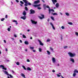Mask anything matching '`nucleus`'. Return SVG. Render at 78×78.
<instances>
[{
  "label": "nucleus",
  "mask_w": 78,
  "mask_h": 78,
  "mask_svg": "<svg viewBox=\"0 0 78 78\" xmlns=\"http://www.w3.org/2000/svg\"><path fill=\"white\" fill-rule=\"evenodd\" d=\"M5 66L3 65H1L0 66V67H2V68H3Z\"/></svg>",
  "instance_id": "nucleus-41"
},
{
  "label": "nucleus",
  "mask_w": 78,
  "mask_h": 78,
  "mask_svg": "<svg viewBox=\"0 0 78 78\" xmlns=\"http://www.w3.org/2000/svg\"><path fill=\"white\" fill-rule=\"evenodd\" d=\"M51 12V13L52 12H55V11L53 9H49V14H50Z\"/></svg>",
  "instance_id": "nucleus-3"
},
{
  "label": "nucleus",
  "mask_w": 78,
  "mask_h": 78,
  "mask_svg": "<svg viewBox=\"0 0 78 78\" xmlns=\"http://www.w3.org/2000/svg\"><path fill=\"white\" fill-rule=\"evenodd\" d=\"M46 6H47V5H46V4H44L43 5V7L44 8V9H45L46 8Z\"/></svg>",
  "instance_id": "nucleus-22"
},
{
  "label": "nucleus",
  "mask_w": 78,
  "mask_h": 78,
  "mask_svg": "<svg viewBox=\"0 0 78 78\" xmlns=\"http://www.w3.org/2000/svg\"><path fill=\"white\" fill-rule=\"evenodd\" d=\"M68 24H69V25H73V23L72 22H68Z\"/></svg>",
  "instance_id": "nucleus-25"
},
{
  "label": "nucleus",
  "mask_w": 78,
  "mask_h": 78,
  "mask_svg": "<svg viewBox=\"0 0 78 78\" xmlns=\"http://www.w3.org/2000/svg\"><path fill=\"white\" fill-rule=\"evenodd\" d=\"M5 19H8V15H6L5 17Z\"/></svg>",
  "instance_id": "nucleus-49"
},
{
  "label": "nucleus",
  "mask_w": 78,
  "mask_h": 78,
  "mask_svg": "<svg viewBox=\"0 0 78 78\" xmlns=\"http://www.w3.org/2000/svg\"><path fill=\"white\" fill-rule=\"evenodd\" d=\"M20 75L21 76H22L23 77H25V74H23V73H21V74Z\"/></svg>",
  "instance_id": "nucleus-17"
},
{
  "label": "nucleus",
  "mask_w": 78,
  "mask_h": 78,
  "mask_svg": "<svg viewBox=\"0 0 78 78\" xmlns=\"http://www.w3.org/2000/svg\"><path fill=\"white\" fill-rule=\"evenodd\" d=\"M20 5L21 6H23V5H22V4H20Z\"/></svg>",
  "instance_id": "nucleus-63"
},
{
  "label": "nucleus",
  "mask_w": 78,
  "mask_h": 78,
  "mask_svg": "<svg viewBox=\"0 0 78 78\" xmlns=\"http://www.w3.org/2000/svg\"><path fill=\"white\" fill-rule=\"evenodd\" d=\"M24 43L26 45H28L29 44V43L28 41H25Z\"/></svg>",
  "instance_id": "nucleus-20"
},
{
  "label": "nucleus",
  "mask_w": 78,
  "mask_h": 78,
  "mask_svg": "<svg viewBox=\"0 0 78 78\" xmlns=\"http://www.w3.org/2000/svg\"><path fill=\"white\" fill-rule=\"evenodd\" d=\"M34 47H30V49H31V50H33V49H34Z\"/></svg>",
  "instance_id": "nucleus-36"
},
{
  "label": "nucleus",
  "mask_w": 78,
  "mask_h": 78,
  "mask_svg": "<svg viewBox=\"0 0 78 78\" xmlns=\"http://www.w3.org/2000/svg\"><path fill=\"white\" fill-rule=\"evenodd\" d=\"M20 43H22V40H20Z\"/></svg>",
  "instance_id": "nucleus-57"
},
{
  "label": "nucleus",
  "mask_w": 78,
  "mask_h": 78,
  "mask_svg": "<svg viewBox=\"0 0 78 78\" xmlns=\"http://www.w3.org/2000/svg\"><path fill=\"white\" fill-rule=\"evenodd\" d=\"M70 61L72 62H73V63H74L75 62V60L73 58H70Z\"/></svg>",
  "instance_id": "nucleus-8"
},
{
  "label": "nucleus",
  "mask_w": 78,
  "mask_h": 78,
  "mask_svg": "<svg viewBox=\"0 0 78 78\" xmlns=\"http://www.w3.org/2000/svg\"><path fill=\"white\" fill-rule=\"evenodd\" d=\"M14 36L15 37H17V35H16L15 34L14 35Z\"/></svg>",
  "instance_id": "nucleus-51"
},
{
  "label": "nucleus",
  "mask_w": 78,
  "mask_h": 78,
  "mask_svg": "<svg viewBox=\"0 0 78 78\" xmlns=\"http://www.w3.org/2000/svg\"><path fill=\"white\" fill-rule=\"evenodd\" d=\"M74 73H78V71L77 69H75V70L74 71Z\"/></svg>",
  "instance_id": "nucleus-23"
},
{
  "label": "nucleus",
  "mask_w": 78,
  "mask_h": 78,
  "mask_svg": "<svg viewBox=\"0 0 78 78\" xmlns=\"http://www.w3.org/2000/svg\"><path fill=\"white\" fill-rule=\"evenodd\" d=\"M23 38H26V36L24 35H23Z\"/></svg>",
  "instance_id": "nucleus-37"
},
{
  "label": "nucleus",
  "mask_w": 78,
  "mask_h": 78,
  "mask_svg": "<svg viewBox=\"0 0 78 78\" xmlns=\"http://www.w3.org/2000/svg\"><path fill=\"white\" fill-rule=\"evenodd\" d=\"M37 41H38V42H39L40 45H41V46H43V45H44L43 43L42 42V41L41 40L38 39L37 40Z\"/></svg>",
  "instance_id": "nucleus-4"
},
{
  "label": "nucleus",
  "mask_w": 78,
  "mask_h": 78,
  "mask_svg": "<svg viewBox=\"0 0 78 78\" xmlns=\"http://www.w3.org/2000/svg\"><path fill=\"white\" fill-rule=\"evenodd\" d=\"M27 70L31 71V69L30 68L28 67H27Z\"/></svg>",
  "instance_id": "nucleus-26"
},
{
  "label": "nucleus",
  "mask_w": 78,
  "mask_h": 78,
  "mask_svg": "<svg viewBox=\"0 0 78 78\" xmlns=\"http://www.w3.org/2000/svg\"><path fill=\"white\" fill-rule=\"evenodd\" d=\"M68 55L70 57H74L75 56H76V54L75 53H72L71 52H69L68 53Z\"/></svg>",
  "instance_id": "nucleus-1"
},
{
  "label": "nucleus",
  "mask_w": 78,
  "mask_h": 78,
  "mask_svg": "<svg viewBox=\"0 0 78 78\" xmlns=\"http://www.w3.org/2000/svg\"><path fill=\"white\" fill-rule=\"evenodd\" d=\"M7 30L8 31H11V28L8 27L7 29Z\"/></svg>",
  "instance_id": "nucleus-30"
},
{
  "label": "nucleus",
  "mask_w": 78,
  "mask_h": 78,
  "mask_svg": "<svg viewBox=\"0 0 78 78\" xmlns=\"http://www.w3.org/2000/svg\"><path fill=\"white\" fill-rule=\"evenodd\" d=\"M9 76L11 78H13V76H12L10 74Z\"/></svg>",
  "instance_id": "nucleus-52"
},
{
  "label": "nucleus",
  "mask_w": 78,
  "mask_h": 78,
  "mask_svg": "<svg viewBox=\"0 0 78 78\" xmlns=\"http://www.w3.org/2000/svg\"><path fill=\"white\" fill-rule=\"evenodd\" d=\"M27 4L28 5H31V3H30V2H28L27 3Z\"/></svg>",
  "instance_id": "nucleus-48"
},
{
  "label": "nucleus",
  "mask_w": 78,
  "mask_h": 78,
  "mask_svg": "<svg viewBox=\"0 0 78 78\" xmlns=\"http://www.w3.org/2000/svg\"><path fill=\"white\" fill-rule=\"evenodd\" d=\"M20 3H21V4H22V5L24 3H23V2L22 1H20Z\"/></svg>",
  "instance_id": "nucleus-46"
},
{
  "label": "nucleus",
  "mask_w": 78,
  "mask_h": 78,
  "mask_svg": "<svg viewBox=\"0 0 78 78\" xmlns=\"http://www.w3.org/2000/svg\"><path fill=\"white\" fill-rule=\"evenodd\" d=\"M5 19L4 18H3L1 19V21H3V20H5Z\"/></svg>",
  "instance_id": "nucleus-43"
},
{
  "label": "nucleus",
  "mask_w": 78,
  "mask_h": 78,
  "mask_svg": "<svg viewBox=\"0 0 78 78\" xmlns=\"http://www.w3.org/2000/svg\"><path fill=\"white\" fill-rule=\"evenodd\" d=\"M50 25L51 26L53 29L55 30V26H54V25H53V23H50Z\"/></svg>",
  "instance_id": "nucleus-5"
},
{
  "label": "nucleus",
  "mask_w": 78,
  "mask_h": 78,
  "mask_svg": "<svg viewBox=\"0 0 78 78\" xmlns=\"http://www.w3.org/2000/svg\"><path fill=\"white\" fill-rule=\"evenodd\" d=\"M11 39H12V40L13 41H14V40H15V39H14V38H12Z\"/></svg>",
  "instance_id": "nucleus-55"
},
{
  "label": "nucleus",
  "mask_w": 78,
  "mask_h": 78,
  "mask_svg": "<svg viewBox=\"0 0 78 78\" xmlns=\"http://www.w3.org/2000/svg\"><path fill=\"white\" fill-rule=\"evenodd\" d=\"M2 71L4 72L5 74H6V75H9V74L8 73V72L6 71H5L4 70H2Z\"/></svg>",
  "instance_id": "nucleus-11"
},
{
  "label": "nucleus",
  "mask_w": 78,
  "mask_h": 78,
  "mask_svg": "<svg viewBox=\"0 0 78 78\" xmlns=\"http://www.w3.org/2000/svg\"><path fill=\"white\" fill-rule=\"evenodd\" d=\"M39 2H40V1L39 0H37L34 1V4H37V3H39Z\"/></svg>",
  "instance_id": "nucleus-15"
},
{
  "label": "nucleus",
  "mask_w": 78,
  "mask_h": 78,
  "mask_svg": "<svg viewBox=\"0 0 78 78\" xmlns=\"http://www.w3.org/2000/svg\"><path fill=\"white\" fill-rule=\"evenodd\" d=\"M47 20H48V22H49L50 21V19H48Z\"/></svg>",
  "instance_id": "nucleus-62"
},
{
  "label": "nucleus",
  "mask_w": 78,
  "mask_h": 78,
  "mask_svg": "<svg viewBox=\"0 0 78 78\" xmlns=\"http://www.w3.org/2000/svg\"><path fill=\"white\" fill-rule=\"evenodd\" d=\"M47 52L48 55H50L51 53H50V51H47Z\"/></svg>",
  "instance_id": "nucleus-24"
},
{
  "label": "nucleus",
  "mask_w": 78,
  "mask_h": 78,
  "mask_svg": "<svg viewBox=\"0 0 78 78\" xmlns=\"http://www.w3.org/2000/svg\"><path fill=\"white\" fill-rule=\"evenodd\" d=\"M27 62H30V60H29V59H27Z\"/></svg>",
  "instance_id": "nucleus-54"
},
{
  "label": "nucleus",
  "mask_w": 78,
  "mask_h": 78,
  "mask_svg": "<svg viewBox=\"0 0 78 78\" xmlns=\"http://www.w3.org/2000/svg\"><path fill=\"white\" fill-rule=\"evenodd\" d=\"M31 22H32V23H33V24H37V22H35V21L33 20H31Z\"/></svg>",
  "instance_id": "nucleus-6"
},
{
  "label": "nucleus",
  "mask_w": 78,
  "mask_h": 78,
  "mask_svg": "<svg viewBox=\"0 0 78 78\" xmlns=\"http://www.w3.org/2000/svg\"><path fill=\"white\" fill-rule=\"evenodd\" d=\"M23 14L24 16H25L26 15H27V12H26V11H25V10L23 12Z\"/></svg>",
  "instance_id": "nucleus-16"
},
{
  "label": "nucleus",
  "mask_w": 78,
  "mask_h": 78,
  "mask_svg": "<svg viewBox=\"0 0 78 78\" xmlns=\"http://www.w3.org/2000/svg\"><path fill=\"white\" fill-rule=\"evenodd\" d=\"M41 16L42 17H41V16H39V18L40 19H44V15H41Z\"/></svg>",
  "instance_id": "nucleus-12"
},
{
  "label": "nucleus",
  "mask_w": 78,
  "mask_h": 78,
  "mask_svg": "<svg viewBox=\"0 0 78 78\" xmlns=\"http://www.w3.org/2000/svg\"><path fill=\"white\" fill-rule=\"evenodd\" d=\"M39 51H40V52H42V49L41 48H39Z\"/></svg>",
  "instance_id": "nucleus-29"
},
{
  "label": "nucleus",
  "mask_w": 78,
  "mask_h": 78,
  "mask_svg": "<svg viewBox=\"0 0 78 78\" xmlns=\"http://www.w3.org/2000/svg\"><path fill=\"white\" fill-rule=\"evenodd\" d=\"M65 14L66 15V16H70V14L69 13L67 12L65 13Z\"/></svg>",
  "instance_id": "nucleus-18"
},
{
  "label": "nucleus",
  "mask_w": 78,
  "mask_h": 78,
  "mask_svg": "<svg viewBox=\"0 0 78 78\" xmlns=\"http://www.w3.org/2000/svg\"><path fill=\"white\" fill-rule=\"evenodd\" d=\"M68 48V46H65L64 47V49H66V48Z\"/></svg>",
  "instance_id": "nucleus-33"
},
{
  "label": "nucleus",
  "mask_w": 78,
  "mask_h": 78,
  "mask_svg": "<svg viewBox=\"0 0 78 78\" xmlns=\"http://www.w3.org/2000/svg\"><path fill=\"white\" fill-rule=\"evenodd\" d=\"M33 52H36V50H33Z\"/></svg>",
  "instance_id": "nucleus-59"
},
{
  "label": "nucleus",
  "mask_w": 78,
  "mask_h": 78,
  "mask_svg": "<svg viewBox=\"0 0 78 78\" xmlns=\"http://www.w3.org/2000/svg\"><path fill=\"white\" fill-rule=\"evenodd\" d=\"M4 42H5V43H6V40H4Z\"/></svg>",
  "instance_id": "nucleus-58"
},
{
  "label": "nucleus",
  "mask_w": 78,
  "mask_h": 78,
  "mask_svg": "<svg viewBox=\"0 0 78 78\" xmlns=\"http://www.w3.org/2000/svg\"><path fill=\"white\" fill-rule=\"evenodd\" d=\"M76 73H74L73 74V77H75V76H76Z\"/></svg>",
  "instance_id": "nucleus-27"
},
{
  "label": "nucleus",
  "mask_w": 78,
  "mask_h": 78,
  "mask_svg": "<svg viewBox=\"0 0 78 78\" xmlns=\"http://www.w3.org/2000/svg\"><path fill=\"white\" fill-rule=\"evenodd\" d=\"M61 28L63 29H65V27H64V26H62L61 27Z\"/></svg>",
  "instance_id": "nucleus-42"
},
{
  "label": "nucleus",
  "mask_w": 78,
  "mask_h": 78,
  "mask_svg": "<svg viewBox=\"0 0 78 78\" xmlns=\"http://www.w3.org/2000/svg\"><path fill=\"white\" fill-rule=\"evenodd\" d=\"M51 41L50 39H48L47 40V42H50Z\"/></svg>",
  "instance_id": "nucleus-38"
},
{
  "label": "nucleus",
  "mask_w": 78,
  "mask_h": 78,
  "mask_svg": "<svg viewBox=\"0 0 78 78\" xmlns=\"http://www.w3.org/2000/svg\"><path fill=\"white\" fill-rule=\"evenodd\" d=\"M46 8H49V9H50V7H49V6H48V5H47L46 6Z\"/></svg>",
  "instance_id": "nucleus-47"
},
{
  "label": "nucleus",
  "mask_w": 78,
  "mask_h": 78,
  "mask_svg": "<svg viewBox=\"0 0 78 78\" xmlns=\"http://www.w3.org/2000/svg\"><path fill=\"white\" fill-rule=\"evenodd\" d=\"M57 76H58V77H60V76H60V75L59 74H57Z\"/></svg>",
  "instance_id": "nucleus-50"
},
{
  "label": "nucleus",
  "mask_w": 78,
  "mask_h": 78,
  "mask_svg": "<svg viewBox=\"0 0 78 78\" xmlns=\"http://www.w3.org/2000/svg\"><path fill=\"white\" fill-rule=\"evenodd\" d=\"M52 72H55V70H52Z\"/></svg>",
  "instance_id": "nucleus-61"
},
{
  "label": "nucleus",
  "mask_w": 78,
  "mask_h": 78,
  "mask_svg": "<svg viewBox=\"0 0 78 78\" xmlns=\"http://www.w3.org/2000/svg\"><path fill=\"white\" fill-rule=\"evenodd\" d=\"M25 9L26 11H28V8L27 7H25Z\"/></svg>",
  "instance_id": "nucleus-35"
},
{
  "label": "nucleus",
  "mask_w": 78,
  "mask_h": 78,
  "mask_svg": "<svg viewBox=\"0 0 78 78\" xmlns=\"http://www.w3.org/2000/svg\"><path fill=\"white\" fill-rule=\"evenodd\" d=\"M23 2L25 3V4L24 5V6H28V2L27 0H23Z\"/></svg>",
  "instance_id": "nucleus-2"
},
{
  "label": "nucleus",
  "mask_w": 78,
  "mask_h": 78,
  "mask_svg": "<svg viewBox=\"0 0 78 78\" xmlns=\"http://www.w3.org/2000/svg\"><path fill=\"white\" fill-rule=\"evenodd\" d=\"M52 14H53V16H55V15H56V16H58V13H52Z\"/></svg>",
  "instance_id": "nucleus-19"
},
{
  "label": "nucleus",
  "mask_w": 78,
  "mask_h": 78,
  "mask_svg": "<svg viewBox=\"0 0 78 78\" xmlns=\"http://www.w3.org/2000/svg\"><path fill=\"white\" fill-rule=\"evenodd\" d=\"M22 67L24 69V70H27L26 68H25V67L24 66H23Z\"/></svg>",
  "instance_id": "nucleus-32"
},
{
  "label": "nucleus",
  "mask_w": 78,
  "mask_h": 78,
  "mask_svg": "<svg viewBox=\"0 0 78 78\" xmlns=\"http://www.w3.org/2000/svg\"><path fill=\"white\" fill-rule=\"evenodd\" d=\"M30 14H34V13H35V12L32 9H31L30 10Z\"/></svg>",
  "instance_id": "nucleus-10"
},
{
  "label": "nucleus",
  "mask_w": 78,
  "mask_h": 78,
  "mask_svg": "<svg viewBox=\"0 0 78 78\" xmlns=\"http://www.w3.org/2000/svg\"><path fill=\"white\" fill-rule=\"evenodd\" d=\"M12 21L13 22H17V21L15 20H12Z\"/></svg>",
  "instance_id": "nucleus-40"
},
{
  "label": "nucleus",
  "mask_w": 78,
  "mask_h": 78,
  "mask_svg": "<svg viewBox=\"0 0 78 78\" xmlns=\"http://www.w3.org/2000/svg\"><path fill=\"white\" fill-rule=\"evenodd\" d=\"M2 69L5 70H6V68L5 67H3V68H2Z\"/></svg>",
  "instance_id": "nucleus-39"
},
{
  "label": "nucleus",
  "mask_w": 78,
  "mask_h": 78,
  "mask_svg": "<svg viewBox=\"0 0 78 78\" xmlns=\"http://www.w3.org/2000/svg\"><path fill=\"white\" fill-rule=\"evenodd\" d=\"M52 61L53 63H55V62H56V59H55V58L53 57L52 58Z\"/></svg>",
  "instance_id": "nucleus-9"
},
{
  "label": "nucleus",
  "mask_w": 78,
  "mask_h": 78,
  "mask_svg": "<svg viewBox=\"0 0 78 78\" xmlns=\"http://www.w3.org/2000/svg\"><path fill=\"white\" fill-rule=\"evenodd\" d=\"M50 48L51 50V51H53V48H51V47H50Z\"/></svg>",
  "instance_id": "nucleus-34"
},
{
  "label": "nucleus",
  "mask_w": 78,
  "mask_h": 78,
  "mask_svg": "<svg viewBox=\"0 0 78 78\" xmlns=\"http://www.w3.org/2000/svg\"><path fill=\"white\" fill-rule=\"evenodd\" d=\"M27 31L28 32H30V29H28L27 30Z\"/></svg>",
  "instance_id": "nucleus-53"
},
{
  "label": "nucleus",
  "mask_w": 78,
  "mask_h": 78,
  "mask_svg": "<svg viewBox=\"0 0 78 78\" xmlns=\"http://www.w3.org/2000/svg\"><path fill=\"white\" fill-rule=\"evenodd\" d=\"M21 19H22L23 20H25V19H26V16H21Z\"/></svg>",
  "instance_id": "nucleus-14"
},
{
  "label": "nucleus",
  "mask_w": 78,
  "mask_h": 78,
  "mask_svg": "<svg viewBox=\"0 0 78 78\" xmlns=\"http://www.w3.org/2000/svg\"><path fill=\"white\" fill-rule=\"evenodd\" d=\"M55 6L56 8H58V7H59V3H57L55 5Z\"/></svg>",
  "instance_id": "nucleus-21"
},
{
  "label": "nucleus",
  "mask_w": 78,
  "mask_h": 78,
  "mask_svg": "<svg viewBox=\"0 0 78 78\" xmlns=\"http://www.w3.org/2000/svg\"><path fill=\"white\" fill-rule=\"evenodd\" d=\"M60 65L59 64V63H58L57 64V66H59Z\"/></svg>",
  "instance_id": "nucleus-64"
},
{
  "label": "nucleus",
  "mask_w": 78,
  "mask_h": 78,
  "mask_svg": "<svg viewBox=\"0 0 78 78\" xmlns=\"http://www.w3.org/2000/svg\"><path fill=\"white\" fill-rule=\"evenodd\" d=\"M40 5L41 4H40L38 5H33V6L35 8H36V7H39V6H40Z\"/></svg>",
  "instance_id": "nucleus-7"
},
{
  "label": "nucleus",
  "mask_w": 78,
  "mask_h": 78,
  "mask_svg": "<svg viewBox=\"0 0 78 78\" xmlns=\"http://www.w3.org/2000/svg\"><path fill=\"white\" fill-rule=\"evenodd\" d=\"M75 34L77 36H78V32H75Z\"/></svg>",
  "instance_id": "nucleus-45"
},
{
  "label": "nucleus",
  "mask_w": 78,
  "mask_h": 78,
  "mask_svg": "<svg viewBox=\"0 0 78 78\" xmlns=\"http://www.w3.org/2000/svg\"><path fill=\"white\" fill-rule=\"evenodd\" d=\"M11 72H12V74H14V73H15V72L13 70H11Z\"/></svg>",
  "instance_id": "nucleus-28"
},
{
  "label": "nucleus",
  "mask_w": 78,
  "mask_h": 78,
  "mask_svg": "<svg viewBox=\"0 0 78 78\" xmlns=\"http://www.w3.org/2000/svg\"><path fill=\"white\" fill-rule=\"evenodd\" d=\"M51 19L52 20H55V19H54V17H53V16H51Z\"/></svg>",
  "instance_id": "nucleus-31"
},
{
  "label": "nucleus",
  "mask_w": 78,
  "mask_h": 78,
  "mask_svg": "<svg viewBox=\"0 0 78 78\" xmlns=\"http://www.w3.org/2000/svg\"><path fill=\"white\" fill-rule=\"evenodd\" d=\"M16 63V64H17L18 66H19L20 65V63L19 62H17Z\"/></svg>",
  "instance_id": "nucleus-44"
},
{
  "label": "nucleus",
  "mask_w": 78,
  "mask_h": 78,
  "mask_svg": "<svg viewBox=\"0 0 78 78\" xmlns=\"http://www.w3.org/2000/svg\"><path fill=\"white\" fill-rule=\"evenodd\" d=\"M54 5H55V3L57 2V0H51Z\"/></svg>",
  "instance_id": "nucleus-13"
},
{
  "label": "nucleus",
  "mask_w": 78,
  "mask_h": 78,
  "mask_svg": "<svg viewBox=\"0 0 78 78\" xmlns=\"http://www.w3.org/2000/svg\"><path fill=\"white\" fill-rule=\"evenodd\" d=\"M16 2H17V3H19V1H18V0H16Z\"/></svg>",
  "instance_id": "nucleus-60"
},
{
  "label": "nucleus",
  "mask_w": 78,
  "mask_h": 78,
  "mask_svg": "<svg viewBox=\"0 0 78 78\" xmlns=\"http://www.w3.org/2000/svg\"><path fill=\"white\" fill-rule=\"evenodd\" d=\"M37 9H41V7H38L37 8Z\"/></svg>",
  "instance_id": "nucleus-56"
}]
</instances>
